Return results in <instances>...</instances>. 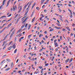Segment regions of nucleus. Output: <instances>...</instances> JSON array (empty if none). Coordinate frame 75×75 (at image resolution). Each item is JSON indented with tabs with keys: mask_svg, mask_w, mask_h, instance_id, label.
I'll list each match as a JSON object with an SVG mask.
<instances>
[{
	"mask_svg": "<svg viewBox=\"0 0 75 75\" xmlns=\"http://www.w3.org/2000/svg\"><path fill=\"white\" fill-rule=\"evenodd\" d=\"M69 59L68 58L67 60H66V61L65 62L66 63H67L68 62V61H69Z\"/></svg>",
	"mask_w": 75,
	"mask_h": 75,
	"instance_id": "obj_14",
	"label": "nucleus"
},
{
	"mask_svg": "<svg viewBox=\"0 0 75 75\" xmlns=\"http://www.w3.org/2000/svg\"><path fill=\"white\" fill-rule=\"evenodd\" d=\"M66 28H67V29L69 31H71L70 29L69 28V27H66Z\"/></svg>",
	"mask_w": 75,
	"mask_h": 75,
	"instance_id": "obj_16",
	"label": "nucleus"
},
{
	"mask_svg": "<svg viewBox=\"0 0 75 75\" xmlns=\"http://www.w3.org/2000/svg\"><path fill=\"white\" fill-rule=\"evenodd\" d=\"M25 71V69H24L22 71V72H23V71Z\"/></svg>",
	"mask_w": 75,
	"mask_h": 75,
	"instance_id": "obj_57",
	"label": "nucleus"
},
{
	"mask_svg": "<svg viewBox=\"0 0 75 75\" xmlns=\"http://www.w3.org/2000/svg\"><path fill=\"white\" fill-rule=\"evenodd\" d=\"M11 16V14H10L8 15V17H10V16Z\"/></svg>",
	"mask_w": 75,
	"mask_h": 75,
	"instance_id": "obj_53",
	"label": "nucleus"
},
{
	"mask_svg": "<svg viewBox=\"0 0 75 75\" xmlns=\"http://www.w3.org/2000/svg\"><path fill=\"white\" fill-rule=\"evenodd\" d=\"M72 3H73V4H75V3L74 2V1H72Z\"/></svg>",
	"mask_w": 75,
	"mask_h": 75,
	"instance_id": "obj_58",
	"label": "nucleus"
},
{
	"mask_svg": "<svg viewBox=\"0 0 75 75\" xmlns=\"http://www.w3.org/2000/svg\"><path fill=\"white\" fill-rule=\"evenodd\" d=\"M54 28H56V29H61V28L59 27H57L56 26H55L54 27Z\"/></svg>",
	"mask_w": 75,
	"mask_h": 75,
	"instance_id": "obj_9",
	"label": "nucleus"
},
{
	"mask_svg": "<svg viewBox=\"0 0 75 75\" xmlns=\"http://www.w3.org/2000/svg\"><path fill=\"white\" fill-rule=\"evenodd\" d=\"M39 37H41V34H40V35H39Z\"/></svg>",
	"mask_w": 75,
	"mask_h": 75,
	"instance_id": "obj_62",
	"label": "nucleus"
},
{
	"mask_svg": "<svg viewBox=\"0 0 75 75\" xmlns=\"http://www.w3.org/2000/svg\"><path fill=\"white\" fill-rule=\"evenodd\" d=\"M35 3L33 5L32 7V8H33V7H34V6H35Z\"/></svg>",
	"mask_w": 75,
	"mask_h": 75,
	"instance_id": "obj_31",
	"label": "nucleus"
},
{
	"mask_svg": "<svg viewBox=\"0 0 75 75\" xmlns=\"http://www.w3.org/2000/svg\"><path fill=\"white\" fill-rule=\"evenodd\" d=\"M60 20L61 21H62V22H63V20H62V18H60Z\"/></svg>",
	"mask_w": 75,
	"mask_h": 75,
	"instance_id": "obj_52",
	"label": "nucleus"
},
{
	"mask_svg": "<svg viewBox=\"0 0 75 75\" xmlns=\"http://www.w3.org/2000/svg\"><path fill=\"white\" fill-rule=\"evenodd\" d=\"M45 37L46 38H48V36H47V35L45 36Z\"/></svg>",
	"mask_w": 75,
	"mask_h": 75,
	"instance_id": "obj_47",
	"label": "nucleus"
},
{
	"mask_svg": "<svg viewBox=\"0 0 75 75\" xmlns=\"http://www.w3.org/2000/svg\"><path fill=\"white\" fill-rule=\"evenodd\" d=\"M6 0H3V5H4L6 1Z\"/></svg>",
	"mask_w": 75,
	"mask_h": 75,
	"instance_id": "obj_8",
	"label": "nucleus"
},
{
	"mask_svg": "<svg viewBox=\"0 0 75 75\" xmlns=\"http://www.w3.org/2000/svg\"><path fill=\"white\" fill-rule=\"evenodd\" d=\"M18 60H19V59H17V60L16 61V63H17V62H18Z\"/></svg>",
	"mask_w": 75,
	"mask_h": 75,
	"instance_id": "obj_60",
	"label": "nucleus"
},
{
	"mask_svg": "<svg viewBox=\"0 0 75 75\" xmlns=\"http://www.w3.org/2000/svg\"><path fill=\"white\" fill-rule=\"evenodd\" d=\"M6 27H5L4 28H3V29L2 30V31H3L4 30H5V29H6Z\"/></svg>",
	"mask_w": 75,
	"mask_h": 75,
	"instance_id": "obj_28",
	"label": "nucleus"
},
{
	"mask_svg": "<svg viewBox=\"0 0 75 75\" xmlns=\"http://www.w3.org/2000/svg\"><path fill=\"white\" fill-rule=\"evenodd\" d=\"M10 3V1H8L7 3V4H6V7H8V5H9V3Z\"/></svg>",
	"mask_w": 75,
	"mask_h": 75,
	"instance_id": "obj_5",
	"label": "nucleus"
},
{
	"mask_svg": "<svg viewBox=\"0 0 75 75\" xmlns=\"http://www.w3.org/2000/svg\"><path fill=\"white\" fill-rule=\"evenodd\" d=\"M58 10L59 11H60V12H61V11H62V10L60 8H59Z\"/></svg>",
	"mask_w": 75,
	"mask_h": 75,
	"instance_id": "obj_39",
	"label": "nucleus"
},
{
	"mask_svg": "<svg viewBox=\"0 0 75 75\" xmlns=\"http://www.w3.org/2000/svg\"><path fill=\"white\" fill-rule=\"evenodd\" d=\"M73 33H71V34H70V35H71V36H72V35H73Z\"/></svg>",
	"mask_w": 75,
	"mask_h": 75,
	"instance_id": "obj_61",
	"label": "nucleus"
},
{
	"mask_svg": "<svg viewBox=\"0 0 75 75\" xmlns=\"http://www.w3.org/2000/svg\"><path fill=\"white\" fill-rule=\"evenodd\" d=\"M68 6H69V7H72V6H71V5L69 4H68Z\"/></svg>",
	"mask_w": 75,
	"mask_h": 75,
	"instance_id": "obj_43",
	"label": "nucleus"
},
{
	"mask_svg": "<svg viewBox=\"0 0 75 75\" xmlns=\"http://www.w3.org/2000/svg\"><path fill=\"white\" fill-rule=\"evenodd\" d=\"M42 42V43H44V41H43V40H42V41H41Z\"/></svg>",
	"mask_w": 75,
	"mask_h": 75,
	"instance_id": "obj_56",
	"label": "nucleus"
},
{
	"mask_svg": "<svg viewBox=\"0 0 75 75\" xmlns=\"http://www.w3.org/2000/svg\"><path fill=\"white\" fill-rule=\"evenodd\" d=\"M56 41H57V40H54V43H55Z\"/></svg>",
	"mask_w": 75,
	"mask_h": 75,
	"instance_id": "obj_63",
	"label": "nucleus"
},
{
	"mask_svg": "<svg viewBox=\"0 0 75 75\" xmlns=\"http://www.w3.org/2000/svg\"><path fill=\"white\" fill-rule=\"evenodd\" d=\"M44 33H45V34H47V31H45Z\"/></svg>",
	"mask_w": 75,
	"mask_h": 75,
	"instance_id": "obj_64",
	"label": "nucleus"
},
{
	"mask_svg": "<svg viewBox=\"0 0 75 75\" xmlns=\"http://www.w3.org/2000/svg\"><path fill=\"white\" fill-rule=\"evenodd\" d=\"M68 10V11H69L70 12H71V11H71V9H69Z\"/></svg>",
	"mask_w": 75,
	"mask_h": 75,
	"instance_id": "obj_42",
	"label": "nucleus"
},
{
	"mask_svg": "<svg viewBox=\"0 0 75 75\" xmlns=\"http://www.w3.org/2000/svg\"><path fill=\"white\" fill-rule=\"evenodd\" d=\"M13 48H14V49L15 48H16V45H15V44H14V45H13Z\"/></svg>",
	"mask_w": 75,
	"mask_h": 75,
	"instance_id": "obj_17",
	"label": "nucleus"
},
{
	"mask_svg": "<svg viewBox=\"0 0 75 75\" xmlns=\"http://www.w3.org/2000/svg\"><path fill=\"white\" fill-rule=\"evenodd\" d=\"M11 23H10L8 25V26L6 28H8V27H10V26H11Z\"/></svg>",
	"mask_w": 75,
	"mask_h": 75,
	"instance_id": "obj_10",
	"label": "nucleus"
},
{
	"mask_svg": "<svg viewBox=\"0 0 75 75\" xmlns=\"http://www.w3.org/2000/svg\"><path fill=\"white\" fill-rule=\"evenodd\" d=\"M17 40V38L16 37H15V41H16Z\"/></svg>",
	"mask_w": 75,
	"mask_h": 75,
	"instance_id": "obj_54",
	"label": "nucleus"
},
{
	"mask_svg": "<svg viewBox=\"0 0 75 75\" xmlns=\"http://www.w3.org/2000/svg\"><path fill=\"white\" fill-rule=\"evenodd\" d=\"M18 14H16V15L14 16V18H16V17H17V16H18Z\"/></svg>",
	"mask_w": 75,
	"mask_h": 75,
	"instance_id": "obj_25",
	"label": "nucleus"
},
{
	"mask_svg": "<svg viewBox=\"0 0 75 75\" xmlns=\"http://www.w3.org/2000/svg\"><path fill=\"white\" fill-rule=\"evenodd\" d=\"M36 9H37V10H40V9L39 8V7H36Z\"/></svg>",
	"mask_w": 75,
	"mask_h": 75,
	"instance_id": "obj_26",
	"label": "nucleus"
},
{
	"mask_svg": "<svg viewBox=\"0 0 75 75\" xmlns=\"http://www.w3.org/2000/svg\"><path fill=\"white\" fill-rule=\"evenodd\" d=\"M45 0H41V1L40 2H41V4H42V3H44V1H45Z\"/></svg>",
	"mask_w": 75,
	"mask_h": 75,
	"instance_id": "obj_6",
	"label": "nucleus"
},
{
	"mask_svg": "<svg viewBox=\"0 0 75 75\" xmlns=\"http://www.w3.org/2000/svg\"><path fill=\"white\" fill-rule=\"evenodd\" d=\"M73 60V58H71V59L70 60V62H72V61Z\"/></svg>",
	"mask_w": 75,
	"mask_h": 75,
	"instance_id": "obj_29",
	"label": "nucleus"
},
{
	"mask_svg": "<svg viewBox=\"0 0 75 75\" xmlns=\"http://www.w3.org/2000/svg\"><path fill=\"white\" fill-rule=\"evenodd\" d=\"M55 45L56 46H57V47H58V44H57V43H56L55 44Z\"/></svg>",
	"mask_w": 75,
	"mask_h": 75,
	"instance_id": "obj_30",
	"label": "nucleus"
},
{
	"mask_svg": "<svg viewBox=\"0 0 75 75\" xmlns=\"http://www.w3.org/2000/svg\"><path fill=\"white\" fill-rule=\"evenodd\" d=\"M59 16L61 18H62V16L60 15Z\"/></svg>",
	"mask_w": 75,
	"mask_h": 75,
	"instance_id": "obj_48",
	"label": "nucleus"
},
{
	"mask_svg": "<svg viewBox=\"0 0 75 75\" xmlns=\"http://www.w3.org/2000/svg\"><path fill=\"white\" fill-rule=\"evenodd\" d=\"M31 25L30 24H29L28 27L30 28V27H31Z\"/></svg>",
	"mask_w": 75,
	"mask_h": 75,
	"instance_id": "obj_45",
	"label": "nucleus"
},
{
	"mask_svg": "<svg viewBox=\"0 0 75 75\" xmlns=\"http://www.w3.org/2000/svg\"><path fill=\"white\" fill-rule=\"evenodd\" d=\"M6 18V16H1V17H0V18Z\"/></svg>",
	"mask_w": 75,
	"mask_h": 75,
	"instance_id": "obj_13",
	"label": "nucleus"
},
{
	"mask_svg": "<svg viewBox=\"0 0 75 75\" xmlns=\"http://www.w3.org/2000/svg\"><path fill=\"white\" fill-rule=\"evenodd\" d=\"M7 41H8V40H6V41H4V42H5V43L6 44V42H7Z\"/></svg>",
	"mask_w": 75,
	"mask_h": 75,
	"instance_id": "obj_38",
	"label": "nucleus"
},
{
	"mask_svg": "<svg viewBox=\"0 0 75 75\" xmlns=\"http://www.w3.org/2000/svg\"><path fill=\"white\" fill-rule=\"evenodd\" d=\"M27 6V5H25V6L24 8H25Z\"/></svg>",
	"mask_w": 75,
	"mask_h": 75,
	"instance_id": "obj_49",
	"label": "nucleus"
},
{
	"mask_svg": "<svg viewBox=\"0 0 75 75\" xmlns=\"http://www.w3.org/2000/svg\"><path fill=\"white\" fill-rule=\"evenodd\" d=\"M7 37L5 36V37L3 39V41H4V40H5L6 39V38H7Z\"/></svg>",
	"mask_w": 75,
	"mask_h": 75,
	"instance_id": "obj_24",
	"label": "nucleus"
},
{
	"mask_svg": "<svg viewBox=\"0 0 75 75\" xmlns=\"http://www.w3.org/2000/svg\"><path fill=\"white\" fill-rule=\"evenodd\" d=\"M26 10L27 11L26 12V14H27V13H28V11L29 10V9H28L27 10Z\"/></svg>",
	"mask_w": 75,
	"mask_h": 75,
	"instance_id": "obj_34",
	"label": "nucleus"
},
{
	"mask_svg": "<svg viewBox=\"0 0 75 75\" xmlns=\"http://www.w3.org/2000/svg\"><path fill=\"white\" fill-rule=\"evenodd\" d=\"M21 11V8L19 9V11H18V13H20V11Z\"/></svg>",
	"mask_w": 75,
	"mask_h": 75,
	"instance_id": "obj_20",
	"label": "nucleus"
},
{
	"mask_svg": "<svg viewBox=\"0 0 75 75\" xmlns=\"http://www.w3.org/2000/svg\"><path fill=\"white\" fill-rule=\"evenodd\" d=\"M38 68H40V69H41V68H42V66H41V67L39 66L38 67Z\"/></svg>",
	"mask_w": 75,
	"mask_h": 75,
	"instance_id": "obj_40",
	"label": "nucleus"
},
{
	"mask_svg": "<svg viewBox=\"0 0 75 75\" xmlns=\"http://www.w3.org/2000/svg\"><path fill=\"white\" fill-rule=\"evenodd\" d=\"M17 9V6H13V11H15V10Z\"/></svg>",
	"mask_w": 75,
	"mask_h": 75,
	"instance_id": "obj_1",
	"label": "nucleus"
},
{
	"mask_svg": "<svg viewBox=\"0 0 75 75\" xmlns=\"http://www.w3.org/2000/svg\"><path fill=\"white\" fill-rule=\"evenodd\" d=\"M4 61H5V60H3L0 63V64H1V65H3V62H4Z\"/></svg>",
	"mask_w": 75,
	"mask_h": 75,
	"instance_id": "obj_7",
	"label": "nucleus"
},
{
	"mask_svg": "<svg viewBox=\"0 0 75 75\" xmlns=\"http://www.w3.org/2000/svg\"><path fill=\"white\" fill-rule=\"evenodd\" d=\"M55 15H56V16H59V14H58L57 13H56L55 14Z\"/></svg>",
	"mask_w": 75,
	"mask_h": 75,
	"instance_id": "obj_59",
	"label": "nucleus"
},
{
	"mask_svg": "<svg viewBox=\"0 0 75 75\" xmlns=\"http://www.w3.org/2000/svg\"><path fill=\"white\" fill-rule=\"evenodd\" d=\"M6 60L7 61H8V62H9V61H10V59H6Z\"/></svg>",
	"mask_w": 75,
	"mask_h": 75,
	"instance_id": "obj_36",
	"label": "nucleus"
},
{
	"mask_svg": "<svg viewBox=\"0 0 75 75\" xmlns=\"http://www.w3.org/2000/svg\"><path fill=\"white\" fill-rule=\"evenodd\" d=\"M49 64L48 63H47L45 65V66H48V65Z\"/></svg>",
	"mask_w": 75,
	"mask_h": 75,
	"instance_id": "obj_46",
	"label": "nucleus"
},
{
	"mask_svg": "<svg viewBox=\"0 0 75 75\" xmlns=\"http://www.w3.org/2000/svg\"><path fill=\"white\" fill-rule=\"evenodd\" d=\"M19 42H21V38L19 39Z\"/></svg>",
	"mask_w": 75,
	"mask_h": 75,
	"instance_id": "obj_37",
	"label": "nucleus"
},
{
	"mask_svg": "<svg viewBox=\"0 0 75 75\" xmlns=\"http://www.w3.org/2000/svg\"><path fill=\"white\" fill-rule=\"evenodd\" d=\"M54 29H51L50 30V31H54Z\"/></svg>",
	"mask_w": 75,
	"mask_h": 75,
	"instance_id": "obj_21",
	"label": "nucleus"
},
{
	"mask_svg": "<svg viewBox=\"0 0 75 75\" xmlns=\"http://www.w3.org/2000/svg\"><path fill=\"white\" fill-rule=\"evenodd\" d=\"M28 25V23H27L25 25V27H27V25Z\"/></svg>",
	"mask_w": 75,
	"mask_h": 75,
	"instance_id": "obj_51",
	"label": "nucleus"
},
{
	"mask_svg": "<svg viewBox=\"0 0 75 75\" xmlns=\"http://www.w3.org/2000/svg\"><path fill=\"white\" fill-rule=\"evenodd\" d=\"M10 69V68L9 67V68H7V69H5V71H8V70H9Z\"/></svg>",
	"mask_w": 75,
	"mask_h": 75,
	"instance_id": "obj_18",
	"label": "nucleus"
},
{
	"mask_svg": "<svg viewBox=\"0 0 75 75\" xmlns=\"http://www.w3.org/2000/svg\"><path fill=\"white\" fill-rule=\"evenodd\" d=\"M12 42L13 41H11L9 43V45H10V44H11V43H12Z\"/></svg>",
	"mask_w": 75,
	"mask_h": 75,
	"instance_id": "obj_41",
	"label": "nucleus"
},
{
	"mask_svg": "<svg viewBox=\"0 0 75 75\" xmlns=\"http://www.w3.org/2000/svg\"><path fill=\"white\" fill-rule=\"evenodd\" d=\"M11 48H12V46H11L10 47H9V48H8V50H10L11 49Z\"/></svg>",
	"mask_w": 75,
	"mask_h": 75,
	"instance_id": "obj_11",
	"label": "nucleus"
},
{
	"mask_svg": "<svg viewBox=\"0 0 75 75\" xmlns=\"http://www.w3.org/2000/svg\"><path fill=\"white\" fill-rule=\"evenodd\" d=\"M53 20H57V19H56L55 18H53Z\"/></svg>",
	"mask_w": 75,
	"mask_h": 75,
	"instance_id": "obj_50",
	"label": "nucleus"
},
{
	"mask_svg": "<svg viewBox=\"0 0 75 75\" xmlns=\"http://www.w3.org/2000/svg\"><path fill=\"white\" fill-rule=\"evenodd\" d=\"M21 18V17H20L19 18H18V19L16 20V21L15 23V24H17V23H18V21H19V20H20V18Z\"/></svg>",
	"mask_w": 75,
	"mask_h": 75,
	"instance_id": "obj_3",
	"label": "nucleus"
},
{
	"mask_svg": "<svg viewBox=\"0 0 75 75\" xmlns=\"http://www.w3.org/2000/svg\"><path fill=\"white\" fill-rule=\"evenodd\" d=\"M30 5H28V8L26 9V10H28L29 8V7H30Z\"/></svg>",
	"mask_w": 75,
	"mask_h": 75,
	"instance_id": "obj_22",
	"label": "nucleus"
},
{
	"mask_svg": "<svg viewBox=\"0 0 75 75\" xmlns=\"http://www.w3.org/2000/svg\"><path fill=\"white\" fill-rule=\"evenodd\" d=\"M24 19H23V20H22V23H25L26 21V20H27V18L24 21Z\"/></svg>",
	"mask_w": 75,
	"mask_h": 75,
	"instance_id": "obj_4",
	"label": "nucleus"
},
{
	"mask_svg": "<svg viewBox=\"0 0 75 75\" xmlns=\"http://www.w3.org/2000/svg\"><path fill=\"white\" fill-rule=\"evenodd\" d=\"M5 44H6L5 43V42H3V44L2 45V47H3V46H4V45H5Z\"/></svg>",
	"mask_w": 75,
	"mask_h": 75,
	"instance_id": "obj_19",
	"label": "nucleus"
},
{
	"mask_svg": "<svg viewBox=\"0 0 75 75\" xmlns=\"http://www.w3.org/2000/svg\"><path fill=\"white\" fill-rule=\"evenodd\" d=\"M14 28H13V29H11V30H10V32H11L13 30H14Z\"/></svg>",
	"mask_w": 75,
	"mask_h": 75,
	"instance_id": "obj_33",
	"label": "nucleus"
},
{
	"mask_svg": "<svg viewBox=\"0 0 75 75\" xmlns=\"http://www.w3.org/2000/svg\"><path fill=\"white\" fill-rule=\"evenodd\" d=\"M22 30V29H20L19 30L17 31V33H20V32Z\"/></svg>",
	"mask_w": 75,
	"mask_h": 75,
	"instance_id": "obj_12",
	"label": "nucleus"
},
{
	"mask_svg": "<svg viewBox=\"0 0 75 75\" xmlns=\"http://www.w3.org/2000/svg\"><path fill=\"white\" fill-rule=\"evenodd\" d=\"M17 49H16L14 51V53H16V52H17Z\"/></svg>",
	"mask_w": 75,
	"mask_h": 75,
	"instance_id": "obj_23",
	"label": "nucleus"
},
{
	"mask_svg": "<svg viewBox=\"0 0 75 75\" xmlns=\"http://www.w3.org/2000/svg\"><path fill=\"white\" fill-rule=\"evenodd\" d=\"M35 17H34L32 19L33 21H32V23H33L34 21V20H35Z\"/></svg>",
	"mask_w": 75,
	"mask_h": 75,
	"instance_id": "obj_15",
	"label": "nucleus"
},
{
	"mask_svg": "<svg viewBox=\"0 0 75 75\" xmlns=\"http://www.w3.org/2000/svg\"><path fill=\"white\" fill-rule=\"evenodd\" d=\"M15 31H13L12 32V33L11 34V35H10V38H11V37H12V36H13V34H14V33Z\"/></svg>",
	"mask_w": 75,
	"mask_h": 75,
	"instance_id": "obj_2",
	"label": "nucleus"
},
{
	"mask_svg": "<svg viewBox=\"0 0 75 75\" xmlns=\"http://www.w3.org/2000/svg\"><path fill=\"white\" fill-rule=\"evenodd\" d=\"M7 24V23H5V24H4L3 25H2V27H4V25H6V24Z\"/></svg>",
	"mask_w": 75,
	"mask_h": 75,
	"instance_id": "obj_35",
	"label": "nucleus"
},
{
	"mask_svg": "<svg viewBox=\"0 0 75 75\" xmlns=\"http://www.w3.org/2000/svg\"><path fill=\"white\" fill-rule=\"evenodd\" d=\"M6 45H5L4 46V48L3 49V50H4L5 48H6Z\"/></svg>",
	"mask_w": 75,
	"mask_h": 75,
	"instance_id": "obj_32",
	"label": "nucleus"
},
{
	"mask_svg": "<svg viewBox=\"0 0 75 75\" xmlns=\"http://www.w3.org/2000/svg\"><path fill=\"white\" fill-rule=\"evenodd\" d=\"M24 38V37H21V40H22V39H23Z\"/></svg>",
	"mask_w": 75,
	"mask_h": 75,
	"instance_id": "obj_44",
	"label": "nucleus"
},
{
	"mask_svg": "<svg viewBox=\"0 0 75 75\" xmlns=\"http://www.w3.org/2000/svg\"><path fill=\"white\" fill-rule=\"evenodd\" d=\"M24 25H23L22 27H21V28H24Z\"/></svg>",
	"mask_w": 75,
	"mask_h": 75,
	"instance_id": "obj_55",
	"label": "nucleus"
},
{
	"mask_svg": "<svg viewBox=\"0 0 75 75\" xmlns=\"http://www.w3.org/2000/svg\"><path fill=\"white\" fill-rule=\"evenodd\" d=\"M67 39L68 40V41H69V40H70V38H69V37H68Z\"/></svg>",
	"mask_w": 75,
	"mask_h": 75,
	"instance_id": "obj_27",
	"label": "nucleus"
}]
</instances>
